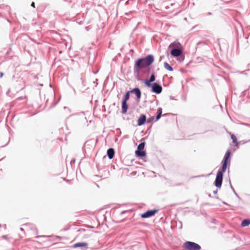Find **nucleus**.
<instances>
[{"label":"nucleus","instance_id":"24","mask_svg":"<svg viewBox=\"0 0 250 250\" xmlns=\"http://www.w3.org/2000/svg\"><path fill=\"white\" fill-rule=\"evenodd\" d=\"M161 115L157 114L156 117V121H158L161 118Z\"/></svg>","mask_w":250,"mask_h":250},{"label":"nucleus","instance_id":"12","mask_svg":"<svg viewBox=\"0 0 250 250\" xmlns=\"http://www.w3.org/2000/svg\"><path fill=\"white\" fill-rule=\"evenodd\" d=\"M87 246V244L85 242H80L75 244L73 246V248H76L78 247H85Z\"/></svg>","mask_w":250,"mask_h":250},{"label":"nucleus","instance_id":"10","mask_svg":"<svg viewBox=\"0 0 250 250\" xmlns=\"http://www.w3.org/2000/svg\"><path fill=\"white\" fill-rule=\"evenodd\" d=\"M114 153L115 152L113 148H109L107 151V156L110 159H112L114 157Z\"/></svg>","mask_w":250,"mask_h":250},{"label":"nucleus","instance_id":"14","mask_svg":"<svg viewBox=\"0 0 250 250\" xmlns=\"http://www.w3.org/2000/svg\"><path fill=\"white\" fill-rule=\"evenodd\" d=\"M250 224V219H244L241 223V226L243 227L249 226Z\"/></svg>","mask_w":250,"mask_h":250},{"label":"nucleus","instance_id":"8","mask_svg":"<svg viewBox=\"0 0 250 250\" xmlns=\"http://www.w3.org/2000/svg\"><path fill=\"white\" fill-rule=\"evenodd\" d=\"M170 53L173 57H178L181 55L182 50L179 48H174L171 50Z\"/></svg>","mask_w":250,"mask_h":250},{"label":"nucleus","instance_id":"5","mask_svg":"<svg viewBox=\"0 0 250 250\" xmlns=\"http://www.w3.org/2000/svg\"><path fill=\"white\" fill-rule=\"evenodd\" d=\"M162 91V86L157 83H154L152 85V91L156 94H160Z\"/></svg>","mask_w":250,"mask_h":250},{"label":"nucleus","instance_id":"21","mask_svg":"<svg viewBox=\"0 0 250 250\" xmlns=\"http://www.w3.org/2000/svg\"><path fill=\"white\" fill-rule=\"evenodd\" d=\"M177 44L180 45V44L179 42L176 43V42H173L170 44V45L169 46V47H171L172 46H175Z\"/></svg>","mask_w":250,"mask_h":250},{"label":"nucleus","instance_id":"9","mask_svg":"<svg viewBox=\"0 0 250 250\" xmlns=\"http://www.w3.org/2000/svg\"><path fill=\"white\" fill-rule=\"evenodd\" d=\"M146 121V116L144 114H142L140 116L138 120V125L141 126L144 124Z\"/></svg>","mask_w":250,"mask_h":250},{"label":"nucleus","instance_id":"23","mask_svg":"<svg viewBox=\"0 0 250 250\" xmlns=\"http://www.w3.org/2000/svg\"><path fill=\"white\" fill-rule=\"evenodd\" d=\"M154 119V117H151L150 118H149V119L147 120V123H149L151 121H152Z\"/></svg>","mask_w":250,"mask_h":250},{"label":"nucleus","instance_id":"29","mask_svg":"<svg viewBox=\"0 0 250 250\" xmlns=\"http://www.w3.org/2000/svg\"><path fill=\"white\" fill-rule=\"evenodd\" d=\"M244 72H241L240 73H243Z\"/></svg>","mask_w":250,"mask_h":250},{"label":"nucleus","instance_id":"25","mask_svg":"<svg viewBox=\"0 0 250 250\" xmlns=\"http://www.w3.org/2000/svg\"><path fill=\"white\" fill-rule=\"evenodd\" d=\"M31 6L33 7H35V3L33 2L31 4Z\"/></svg>","mask_w":250,"mask_h":250},{"label":"nucleus","instance_id":"20","mask_svg":"<svg viewBox=\"0 0 250 250\" xmlns=\"http://www.w3.org/2000/svg\"><path fill=\"white\" fill-rule=\"evenodd\" d=\"M151 83L155 80V77L154 74H152L149 80Z\"/></svg>","mask_w":250,"mask_h":250},{"label":"nucleus","instance_id":"28","mask_svg":"<svg viewBox=\"0 0 250 250\" xmlns=\"http://www.w3.org/2000/svg\"><path fill=\"white\" fill-rule=\"evenodd\" d=\"M231 188H232V190L234 191V188L232 187Z\"/></svg>","mask_w":250,"mask_h":250},{"label":"nucleus","instance_id":"17","mask_svg":"<svg viewBox=\"0 0 250 250\" xmlns=\"http://www.w3.org/2000/svg\"><path fill=\"white\" fill-rule=\"evenodd\" d=\"M145 144L144 142L140 143L138 146L137 149L138 150H143L144 148V147H145Z\"/></svg>","mask_w":250,"mask_h":250},{"label":"nucleus","instance_id":"7","mask_svg":"<svg viewBox=\"0 0 250 250\" xmlns=\"http://www.w3.org/2000/svg\"><path fill=\"white\" fill-rule=\"evenodd\" d=\"M130 92L132 93H134L135 94L137 97V100L138 101H140V99L141 97V92L139 88H135L130 91Z\"/></svg>","mask_w":250,"mask_h":250},{"label":"nucleus","instance_id":"27","mask_svg":"<svg viewBox=\"0 0 250 250\" xmlns=\"http://www.w3.org/2000/svg\"><path fill=\"white\" fill-rule=\"evenodd\" d=\"M214 193H217V191H214Z\"/></svg>","mask_w":250,"mask_h":250},{"label":"nucleus","instance_id":"15","mask_svg":"<svg viewBox=\"0 0 250 250\" xmlns=\"http://www.w3.org/2000/svg\"><path fill=\"white\" fill-rule=\"evenodd\" d=\"M231 139H232V142L235 144V146L238 147V143L237 142L236 137L234 135L232 134L231 135Z\"/></svg>","mask_w":250,"mask_h":250},{"label":"nucleus","instance_id":"3","mask_svg":"<svg viewBox=\"0 0 250 250\" xmlns=\"http://www.w3.org/2000/svg\"><path fill=\"white\" fill-rule=\"evenodd\" d=\"M154 58L152 55H148L146 57L138 59L135 63L134 70L139 72L141 69L150 65L154 62Z\"/></svg>","mask_w":250,"mask_h":250},{"label":"nucleus","instance_id":"1","mask_svg":"<svg viewBox=\"0 0 250 250\" xmlns=\"http://www.w3.org/2000/svg\"><path fill=\"white\" fill-rule=\"evenodd\" d=\"M230 158V152L229 150H228L226 153L225 156L224 158L222 169L218 170L215 180V186L218 188H220L221 187L223 180V172L226 170L228 161H229Z\"/></svg>","mask_w":250,"mask_h":250},{"label":"nucleus","instance_id":"11","mask_svg":"<svg viewBox=\"0 0 250 250\" xmlns=\"http://www.w3.org/2000/svg\"><path fill=\"white\" fill-rule=\"evenodd\" d=\"M122 113L123 114H125L127 112V110L128 108V105L127 104L126 102L123 101L122 102Z\"/></svg>","mask_w":250,"mask_h":250},{"label":"nucleus","instance_id":"13","mask_svg":"<svg viewBox=\"0 0 250 250\" xmlns=\"http://www.w3.org/2000/svg\"><path fill=\"white\" fill-rule=\"evenodd\" d=\"M135 153L137 156L141 157L146 156V152L143 150H138L137 149V150H136Z\"/></svg>","mask_w":250,"mask_h":250},{"label":"nucleus","instance_id":"19","mask_svg":"<svg viewBox=\"0 0 250 250\" xmlns=\"http://www.w3.org/2000/svg\"><path fill=\"white\" fill-rule=\"evenodd\" d=\"M151 82L149 80H145L144 82V83L146 84V85L148 87H152Z\"/></svg>","mask_w":250,"mask_h":250},{"label":"nucleus","instance_id":"2","mask_svg":"<svg viewBox=\"0 0 250 250\" xmlns=\"http://www.w3.org/2000/svg\"><path fill=\"white\" fill-rule=\"evenodd\" d=\"M230 158V152L229 150H228L226 153L225 156L224 158L222 169L218 170L215 180V186L218 188H220L221 187L223 180V172L226 170L228 161H229Z\"/></svg>","mask_w":250,"mask_h":250},{"label":"nucleus","instance_id":"4","mask_svg":"<svg viewBox=\"0 0 250 250\" xmlns=\"http://www.w3.org/2000/svg\"><path fill=\"white\" fill-rule=\"evenodd\" d=\"M183 247L185 250H200L201 249L199 245L190 241L185 242L183 244Z\"/></svg>","mask_w":250,"mask_h":250},{"label":"nucleus","instance_id":"6","mask_svg":"<svg viewBox=\"0 0 250 250\" xmlns=\"http://www.w3.org/2000/svg\"><path fill=\"white\" fill-rule=\"evenodd\" d=\"M157 212V210L156 209L147 210V211L141 214V217L143 218H146L151 217L153 216Z\"/></svg>","mask_w":250,"mask_h":250},{"label":"nucleus","instance_id":"26","mask_svg":"<svg viewBox=\"0 0 250 250\" xmlns=\"http://www.w3.org/2000/svg\"><path fill=\"white\" fill-rule=\"evenodd\" d=\"M3 73L1 72L0 73V77H2L3 76Z\"/></svg>","mask_w":250,"mask_h":250},{"label":"nucleus","instance_id":"18","mask_svg":"<svg viewBox=\"0 0 250 250\" xmlns=\"http://www.w3.org/2000/svg\"><path fill=\"white\" fill-rule=\"evenodd\" d=\"M130 92V91H127L125 95V97H124V100L123 101H125V102H127V101L129 99V93Z\"/></svg>","mask_w":250,"mask_h":250},{"label":"nucleus","instance_id":"16","mask_svg":"<svg viewBox=\"0 0 250 250\" xmlns=\"http://www.w3.org/2000/svg\"><path fill=\"white\" fill-rule=\"evenodd\" d=\"M164 67L165 68V69L169 70V71H172L173 70V68L167 62H164Z\"/></svg>","mask_w":250,"mask_h":250},{"label":"nucleus","instance_id":"22","mask_svg":"<svg viewBox=\"0 0 250 250\" xmlns=\"http://www.w3.org/2000/svg\"><path fill=\"white\" fill-rule=\"evenodd\" d=\"M162 109L161 107H159L157 111V114L162 115Z\"/></svg>","mask_w":250,"mask_h":250}]
</instances>
